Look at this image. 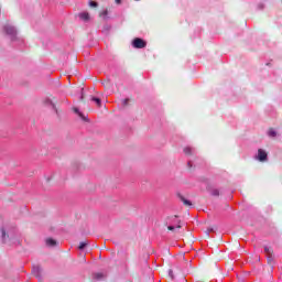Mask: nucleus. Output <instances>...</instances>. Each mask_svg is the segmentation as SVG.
I'll list each match as a JSON object with an SVG mask.
<instances>
[{"label":"nucleus","mask_w":282,"mask_h":282,"mask_svg":"<svg viewBox=\"0 0 282 282\" xmlns=\"http://www.w3.org/2000/svg\"><path fill=\"white\" fill-rule=\"evenodd\" d=\"M176 228H178V229L182 228V225H177Z\"/></svg>","instance_id":"obj_23"},{"label":"nucleus","mask_w":282,"mask_h":282,"mask_svg":"<svg viewBox=\"0 0 282 282\" xmlns=\"http://www.w3.org/2000/svg\"><path fill=\"white\" fill-rule=\"evenodd\" d=\"M122 105H123V107H127V105H129V98L123 99Z\"/></svg>","instance_id":"obj_17"},{"label":"nucleus","mask_w":282,"mask_h":282,"mask_svg":"<svg viewBox=\"0 0 282 282\" xmlns=\"http://www.w3.org/2000/svg\"><path fill=\"white\" fill-rule=\"evenodd\" d=\"M212 195H213L214 197H219V189H213V191H212Z\"/></svg>","instance_id":"obj_14"},{"label":"nucleus","mask_w":282,"mask_h":282,"mask_svg":"<svg viewBox=\"0 0 282 282\" xmlns=\"http://www.w3.org/2000/svg\"><path fill=\"white\" fill-rule=\"evenodd\" d=\"M79 19H82L83 21H87L89 19V13L87 12L79 13Z\"/></svg>","instance_id":"obj_9"},{"label":"nucleus","mask_w":282,"mask_h":282,"mask_svg":"<svg viewBox=\"0 0 282 282\" xmlns=\"http://www.w3.org/2000/svg\"><path fill=\"white\" fill-rule=\"evenodd\" d=\"M90 100H93V102H96L97 107H102V101L100 100V98L91 97Z\"/></svg>","instance_id":"obj_8"},{"label":"nucleus","mask_w":282,"mask_h":282,"mask_svg":"<svg viewBox=\"0 0 282 282\" xmlns=\"http://www.w3.org/2000/svg\"><path fill=\"white\" fill-rule=\"evenodd\" d=\"M56 240L52 239V238H47L46 239V246H50L51 248H54V246H56Z\"/></svg>","instance_id":"obj_6"},{"label":"nucleus","mask_w":282,"mask_h":282,"mask_svg":"<svg viewBox=\"0 0 282 282\" xmlns=\"http://www.w3.org/2000/svg\"><path fill=\"white\" fill-rule=\"evenodd\" d=\"M132 47H134L135 50H143V47H147V42L140 37H135L132 41Z\"/></svg>","instance_id":"obj_1"},{"label":"nucleus","mask_w":282,"mask_h":282,"mask_svg":"<svg viewBox=\"0 0 282 282\" xmlns=\"http://www.w3.org/2000/svg\"><path fill=\"white\" fill-rule=\"evenodd\" d=\"M110 86V82L109 80H105L104 82V87H109Z\"/></svg>","instance_id":"obj_18"},{"label":"nucleus","mask_w":282,"mask_h":282,"mask_svg":"<svg viewBox=\"0 0 282 282\" xmlns=\"http://www.w3.org/2000/svg\"><path fill=\"white\" fill-rule=\"evenodd\" d=\"M269 135L271 137V138H276V131H274V129H270L269 130Z\"/></svg>","instance_id":"obj_11"},{"label":"nucleus","mask_w":282,"mask_h":282,"mask_svg":"<svg viewBox=\"0 0 282 282\" xmlns=\"http://www.w3.org/2000/svg\"><path fill=\"white\" fill-rule=\"evenodd\" d=\"M4 32L10 36H14V34H17V30L10 24L4 25Z\"/></svg>","instance_id":"obj_3"},{"label":"nucleus","mask_w":282,"mask_h":282,"mask_svg":"<svg viewBox=\"0 0 282 282\" xmlns=\"http://www.w3.org/2000/svg\"><path fill=\"white\" fill-rule=\"evenodd\" d=\"M185 155H193V149L189 147L184 148Z\"/></svg>","instance_id":"obj_10"},{"label":"nucleus","mask_w":282,"mask_h":282,"mask_svg":"<svg viewBox=\"0 0 282 282\" xmlns=\"http://www.w3.org/2000/svg\"><path fill=\"white\" fill-rule=\"evenodd\" d=\"M169 274L173 279V270H170Z\"/></svg>","instance_id":"obj_21"},{"label":"nucleus","mask_w":282,"mask_h":282,"mask_svg":"<svg viewBox=\"0 0 282 282\" xmlns=\"http://www.w3.org/2000/svg\"><path fill=\"white\" fill-rule=\"evenodd\" d=\"M264 252L268 257V261H272V254H274V250L271 247H264Z\"/></svg>","instance_id":"obj_4"},{"label":"nucleus","mask_w":282,"mask_h":282,"mask_svg":"<svg viewBox=\"0 0 282 282\" xmlns=\"http://www.w3.org/2000/svg\"><path fill=\"white\" fill-rule=\"evenodd\" d=\"M116 1V3H118V4H120L121 3V0H115Z\"/></svg>","instance_id":"obj_22"},{"label":"nucleus","mask_w":282,"mask_h":282,"mask_svg":"<svg viewBox=\"0 0 282 282\" xmlns=\"http://www.w3.org/2000/svg\"><path fill=\"white\" fill-rule=\"evenodd\" d=\"M89 7H90V8H98V2H96V1H90V2H89Z\"/></svg>","instance_id":"obj_15"},{"label":"nucleus","mask_w":282,"mask_h":282,"mask_svg":"<svg viewBox=\"0 0 282 282\" xmlns=\"http://www.w3.org/2000/svg\"><path fill=\"white\" fill-rule=\"evenodd\" d=\"M167 230H175V227L174 226H169Z\"/></svg>","instance_id":"obj_19"},{"label":"nucleus","mask_w":282,"mask_h":282,"mask_svg":"<svg viewBox=\"0 0 282 282\" xmlns=\"http://www.w3.org/2000/svg\"><path fill=\"white\" fill-rule=\"evenodd\" d=\"M178 199L184 204V206H193V203L186 199V197H184L182 194H178Z\"/></svg>","instance_id":"obj_5"},{"label":"nucleus","mask_w":282,"mask_h":282,"mask_svg":"<svg viewBox=\"0 0 282 282\" xmlns=\"http://www.w3.org/2000/svg\"><path fill=\"white\" fill-rule=\"evenodd\" d=\"M82 100H85V96L82 95Z\"/></svg>","instance_id":"obj_24"},{"label":"nucleus","mask_w":282,"mask_h":282,"mask_svg":"<svg viewBox=\"0 0 282 282\" xmlns=\"http://www.w3.org/2000/svg\"><path fill=\"white\" fill-rule=\"evenodd\" d=\"M104 274L102 273H96L95 274V279H104Z\"/></svg>","instance_id":"obj_16"},{"label":"nucleus","mask_w":282,"mask_h":282,"mask_svg":"<svg viewBox=\"0 0 282 282\" xmlns=\"http://www.w3.org/2000/svg\"><path fill=\"white\" fill-rule=\"evenodd\" d=\"M107 14H109V11L108 10H104L99 17H101L102 19H107Z\"/></svg>","instance_id":"obj_12"},{"label":"nucleus","mask_w":282,"mask_h":282,"mask_svg":"<svg viewBox=\"0 0 282 282\" xmlns=\"http://www.w3.org/2000/svg\"><path fill=\"white\" fill-rule=\"evenodd\" d=\"M87 246H89V241H87V240L82 241V242H79L78 250H85V248H87Z\"/></svg>","instance_id":"obj_7"},{"label":"nucleus","mask_w":282,"mask_h":282,"mask_svg":"<svg viewBox=\"0 0 282 282\" xmlns=\"http://www.w3.org/2000/svg\"><path fill=\"white\" fill-rule=\"evenodd\" d=\"M2 237H6V229L1 228Z\"/></svg>","instance_id":"obj_20"},{"label":"nucleus","mask_w":282,"mask_h":282,"mask_svg":"<svg viewBox=\"0 0 282 282\" xmlns=\"http://www.w3.org/2000/svg\"><path fill=\"white\" fill-rule=\"evenodd\" d=\"M73 111L75 113H78L80 118H83V120H85V116L78 110V108H74Z\"/></svg>","instance_id":"obj_13"},{"label":"nucleus","mask_w":282,"mask_h":282,"mask_svg":"<svg viewBox=\"0 0 282 282\" xmlns=\"http://www.w3.org/2000/svg\"><path fill=\"white\" fill-rule=\"evenodd\" d=\"M257 160H259V162H265V160H268V153L264 150L259 149Z\"/></svg>","instance_id":"obj_2"}]
</instances>
